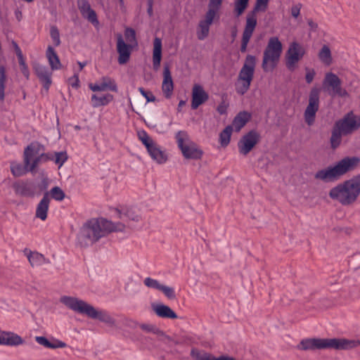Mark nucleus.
<instances>
[{
    "label": "nucleus",
    "mask_w": 360,
    "mask_h": 360,
    "mask_svg": "<svg viewBox=\"0 0 360 360\" xmlns=\"http://www.w3.org/2000/svg\"><path fill=\"white\" fill-rule=\"evenodd\" d=\"M24 340L18 334L0 330V345L16 347L24 343Z\"/></svg>",
    "instance_id": "obj_21"
},
{
    "label": "nucleus",
    "mask_w": 360,
    "mask_h": 360,
    "mask_svg": "<svg viewBox=\"0 0 360 360\" xmlns=\"http://www.w3.org/2000/svg\"><path fill=\"white\" fill-rule=\"evenodd\" d=\"M139 327L144 331L148 333H153L154 334L157 335H163V332L160 330L154 324H150V323H141L139 325Z\"/></svg>",
    "instance_id": "obj_46"
},
{
    "label": "nucleus",
    "mask_w": 360,
    "mask_h": 360,
    "mask_svg": "<svg viewBox=\"0 0 360 360\" xmlns=\"http://www.w3.org/2000/svg\"><path fill=\"white\" fill-rule=\"evenodd\" d=\"M160 291L164 293V295L169 299H174L176 297L175 292L173 288L162 285Z\"/></svg>",
    "instance_id": "obj_53"
},
{
    "label": "nucleus",
    "mask_w": 360,
    "mask_h": 360,
    "mask_svg": "<svg viewBox=\"0 0 360 360\" xmlns=\"http://www.w3.org/2000/svg\"><path fill=\"white\" fill-rule=\"evenodd\" d=\"M307 24L312 30H315L318 27V25L316 22H314L311 19H309L307 20Z\"/></svg>",
    "instance_id": "obj_63"
},
{
    "label": "nucleus",
    "mask_w": 360,
    "mask_h": 360,
    "mask_svg": "<svg viewBox=\"0 0 360 360\" xmlns=\"http://www.w3.org/2000/svg\"><path fill=\"white\" fill-rule=\"evenodd\" d=\"M355 346V342L344 338H307L297 346L302 350L335 349H347Z\"/></svg>",
    "instance_id": "obj_4"
},
{
    "label": "nucleus",
    "mask_w": 360,
    "mask_h": 360,
    "mask_svg": "<svg viewBox=\"0 0 360 360\" xmlns=\"http://www.w3.org/2000/svg\"><path fill=\"white\" fill-rule=\"evenodd\" d=\"M6 80V68L4 65H0V100L4 99L5 82Z\"/></svg>",
    "instance_id": "obj_43"
},
{
    "label": "nucleus",
    "mask_w": 360,
    "mask_h": 360,
    "mask_svg": "<svg viewBox=\"0 0 360 360\" xmlns=\"http://www.w3.org/2000/svg\"><path fill=\"white\" fill-rule=\"evenodd\" d=\"M147 150L151 158L158 163L162 164L167 161V155L160 149V146L156 143L152 145V147L147 149Z\"/></svg>",
    "instance_id": "obj_34"
},
{
    "label": "nucleus",
    "mask_w": 360,
    "mask_h": 360,
    "mask_svg": "<svg viewBox=\"0 0 360 360\" xmlns=\"http://www.w3.org/2000/svg\"><path fill=\"white\" fill-rule=\"evenodd\" d=\"M360 162V158L356 156L345 157L334 166L319 170L314 175L315 179L324 182H333L338 180L348 172L354 170Z\"/></svg>",
    "instance_id": "obj_3"
},
{
    "label": "nucleus",
    "mask_w": 360,
    "mask_h": 360,
    "mask_svg": "<svg viewBox=\"0 0 360 360\" xmlns=\"http://www.w3.org/2000/svg\"><path fill=\"white\" fill-rule=\"evenodd\" d=\"M69 83L72 88L77 89L79 86L78 74H74V75L69 79Z\"/></svg>",
    "instance_id": "obj_58"
},
{
    "label": "nucleus",
    "mask_w": 360,
    "mask_h": 360,
    "mask_svg": "<svg viewBox=\"0 0 360 360\" xmlns=\"http://www.w3.org/2000/svg\"><path fill=\"white\" fill-rule=\"evenodd\" d=\"M360 195V174L339 184L329 192L331 199L338 200L344 206L354 203Z\"/></svg>",
    "instance_id": "obj_2"
},
{
    "label": "nucleus",
    "mask_w": 360,
    "mask_h": 360,
    "mask_svg": "<svg viewBox=\"0 0 360 360\" xmlns=\"http://www.w3.org/2000/svg\"><path fill=\"white\" fill-rule=\"evenodd\" d=\"M252 115L248 111H241L238 112L233 118L232 122L233 129L236 131H239L240 129L250 120Z\"/></svg>",
    "instance_id": "obj_30"
},
{
    "label": "nucleus",
    "mask_w": 360,
    "mask_h": 360,
    "mask_svg": "<svg viewBox=\"0 0 360 360\" xmlns=\"http://www.w3.org/2000/svg\"><path fill=\"white\" fill-rule=\"evenodd\" d=\"M34 69L37 77L42 83L44 88L46 90H49L52 83V72L49 70L47 67L39 64L36 65Z\"/></svg>",
    "instance_id": "obj_23"
},
{
    "label": "nucleus",
    "mask_w": 360,
    "mask_h": 360,
    "mask_svg": "<svg viewBox=\"0 0 360 360\" xmlns=\"http://www.w3.org/2000/svg\"><path fill=\"white\" fill-rule=\"evenodd\" d=\"M191 356L196 360H236L235 358L227 355H221L219 357H215L211 354L205 352H201L196 349H191Z\"/></svg>",
    "instance_id": "obj_28"
},
{
    "label": "nucleus",
    "mask_w": 360,
    "mask_h": 360,
    "mask_svg": "<svg viewBox=\"0 0 360 360\" xmlns=\"http://www.w3.org/2000/svg\"><path fill=\"white\" fill-rule=\"evenodd\" d=\"M223 0H210L208 4V11L207 12L212 11L213 16L215 17L219 11Z\"/></svg>",
    "instance_id": "obj_52"
},
{
    "label": "nucleus",
    "mask_w": 360,
    "mask_h": 360,
    "mask_svg": "<svg viewBox=\"0 0 360 360\" xmlns=\"http://www.w3.org/2000/svg\"><path fill=\"white\" fill-rule=\"evenodd\" d=\"M255 66L256 57L248 54L239 72L238 83L236 84V90L238 94L244 95L250 89L251 82L254 77Z\"/></svg>",
    "instance_id": "obj_8"
},
{
    "label": "nucleus",
    "mask_w": 360,
    "mask_h": 360,
    "mask_svg": "<svg viewBox=\"0 0 360 360\" xmlns=\"http://www.w3.org/2000/svg\"><path fill=\"white\" fill-rule=\"evenodd\" d=\"M77 6L82 15L84 18H86L93 25L98 24L97 15L95 11L91 8L87 0H78Z\"/></svg>",
    "instance_id": "obj_22"
},
{
    "label": "nucleus",
    "mask_w": 360,
    "mask_h": 360,
    "mask_svg": "<svg viewBox=\"0 0 360 360\" xmlns=\"http://www.w3.org/2000/svg\"><path fill=\"white\" fill-rule=\"evenodd\" d=\"M23 252L32 266H41L45 262L46 259L41 253L32 252L27 248H25Z\"/></svg>",
    "instance_id": "obj_35"
},
{
    "label": "nucleus",
    "mask_w": 360,
    "mask_h": 360,
    "mask_svg": "<svg viewBox=\"0 0 360 360\" xmlns=\"http://www.w3.org/2000/svg\"><path fill=\"white\" fill-rule=\"evenodd\" d=\"M139 91L146 99L147 102H153L156 99L151 91H147L143 87H139Z\"/></svg>",
    "instance_id": "obj_55"
},
{
    "label": "nucleus",
    "mask_w": 360,
    "mask_h": 360,
    "mask_svg": "<svg viewBox=\"0 0 360 360\" xmlns=\"http://www.w3.org/2000/svg\"><path fill=\"white\" fill-rule=\"evenodd\" d=\"M50 36L53 40L55 46H58L60 44V33L58 27L55 25L51 27Z\"/></svg>",
    "instance_id": "obj_49"
},
{
    "label": "nucleus",
    "mask_w": 360,
    "mask_h": 360,
    "mask_svg": "<svg viewBox=\"0 0 360 360\" xmlns=\"http://www.w3.org/2000/svg\"><path fill=\"white\" fill-rule=\"evenodd\" d=\"M103 221L105 235L111 232L123 231L124 230L125 226L121 222L113 223L104 218H103Z\"/></svg>",
    "instance_id": "obj_38"
},
{
    "label": "nucleus",
    "mask_w": 360,
    "mask_h": 360,
    "mask_svg": "<svg viewBox=\"0 0 360 360\" xmlns=\"http://www.w3.org/2000/svg\"><path fill=\"white\" fill-rule=\"evenodd\" d=\"M151 307L155 314L160 318L171 319L178 318L177 314L169 307L164 304L153 303Z\"/></svg>",
    "instance_id": "obj_24"
},
{
    "label": "nucleus",
    "mask_w": 360,
    "mask_h": 360,
    "mask_svg": "<svg viewBox=\"0 0 360 360\" xmlns=\"http://www.w3.org/2000/svg\"><path fill=\"white\" fill-rule=\"evenodd\" d=\"M162 59V40L155 37L153 41V66L157 70L160 68Z\"/></svg>",
    "instance_id": "obj_31"
},
{
    "label": "nucleus",
    "mask_w": 360,
    "mask_h": 360,
    "mask_svg": "<svg viewBox=\"0 0 360 360\" xmlns=\"http://www.w3.org/2000/svg\"><path fill=\"white\" fill-rule=\"evenodd\" d=\"M335 124L343 131L344 136L348 135L360 127V117L349 112L342 119L336 121Z\"/></svg>",
    "instance_id": "obj_14"
},
{
    "label": "nucleus",
    "mask_w": 360,
    "mask_h": 360,
    "mask_svg": "<svg viewBox=\"0 0 360 360\" xmlns=\"http://www.w3.org/2000/svg\"><path fill=\"white\" fill-rule=\"evenodd\" d=\"M114 96L110 94H106L102 96L92 94L91 98V105L93 108H99L101 106L108 105L113 101Z\"/></svg>",
    "instance_id": "obj_33"
},
{
    "label": "nucleus",
    "mask_w": 360,
    "mask_h": 360,
    "mask_svg": "<svg viewBox=\"0 0 360 360\" xmlns=\"http://www.w3.org/2000/svg\"><path fill=\"white\" fill-rule=\"evenodd\" d=\"M319 58L326 65H330L332 62L331 51L327 45H323L319 53Z\"/></svg>",
    "instance_id": "obj_40"
},
{
    "label": "nucleus",
    "mask_w": 360,
    "mask_h": 360,
    "mask_svg": "<svg viewBox=\"0 0 360 360\" xmlns=\"http://www.w3.org/2000/svg\"><path fill=\"white\" fill-rule=\"evenodd\" d=\"M89 88L93 91H111L117 92L118 89L115 81L110 77H102L100 83L89 84Z\"/></svg>",
    "instance_id": "obj_19"
},
{
    "label": "nucleus",
    "mask_w": 360,
    "mask_h": 360,
    "mask_svg": "<svg viewBox=\"0 0 360 360\" xmlns=\"http://www.w3.org/2000/svg\"><path fill=\"white\" fill-rule=\"evenodd\" d=\"M305 54L304 48L297 41L290 44L285 53V66L291 72L297 68L298 62L302 59Z\"/></svg>",
    "instance_id": "obj_13"
},
{
    "label": "nucleus",
    "mask_w": 360,
    "mask_h": 360,
    "mask_svg": "<svg viewBox=\"0 0 360 360\" xmlns=\"http://www.w3.org/2000/svg\"><path fill=\"white\" fill-rule=\"evenodd\" d=\"M103 218L91 219L87 221L82 227L79 239L85 245H92L99 240L100 238L105 236Z\"/></svg>",
    "instance_id": "obj_5"
},
{
    "label": "nucleus",
    "mask_w": 360,
    "mask_h": 360,
    "mask_svg": "<svg viewBox=\"0 0 360 360\" xmlns=\"http://www.w3.org/2000/svg\"><path fill=\"white\" fill-rule=\"evenodd\" d=\"M232 131L233 127L231 125H228L219 134V142L222 147L227 146L230 143Z\"/></svg>",
    "instance_id": "obj_39"
},
{
    "label": "nucleus",
    "mask_w": 360,
    "mask_h": 360,
    "mask_svg": "<svg viewBox=\"0 0 360 360\" xmlns=\"http://www.w3.org/2000/svg\"><path fill=\"white\" fill-rule=\"evenodd\" d=\"M321 88L314 86L309 95V103L304 112L305 122L309 126L314 124L316 114L319 109Z\"/></svg>",
    "instance_id": "obj_12"
},
{
    "label": "nucleus",
    "mask_w": 360,
    "mask_h": 360,
    "mask_svg": "<svg viewBox=\"0 0 360 360\" xmlns=\"http://www.w3.org/2000/svg\"><path fill=\"white\" fill-rule=\"evenodd\" d=\"M302 7V5L300 3L293 5L290 9L291 15L293 18H297L300 14V10H301Z\"/></svg>",
    "instance_id": "obj_56"
},
{
    "label": "nucleus",
    "mask_w": 360,
    "mask_h": 360,
    "mask_svg": "<svg viewBox=\"0 0 360 360\" xmlns=\"http://www.w3.org/2000/svg\"><path fill=\"white\" fill-rule=\"evenodd\" d=\"M306 71H307V73L305 75L306 82L307 84H311L314 79V77L316 75V72L314 69H309L307 68H306Z\"/></svg>",
    "instance_id": "obj_57"
},
{
    "label": "nucleus",
    "mask_w": 360,
    "mask_h": 360,
    "mask_svg": "<svg viewBox=\"0 0 360 360\" xmlns=\"http://www.w3.org/2000/svg\"><path fill=\"white\" fill-rule=\"evenodd\" d=\"M214 17L213 12H206L205 19L200 20L198 30L197 37L199 40H204L209 35L210 27L212 24Z\"/></svg>",
    "instance_id": "obj_20"
},
{
    "label": "nucleus",
    "mask_w": 360,
    "mask_h": 360,
    "mask_svg": "<svg viewBox=\"0 0 360 360\" xmlns=\"http://www.w3.org/2000/svg\"><path fill=\"white\" fill-rule=\"evenodd\" d=\"M12 187L18 195L33 197L35 194V186L31 181L18 180L13 184Z\"/></svg>",
    "instance_id": "obj_16"
},
{
    "label": "nucleus",
    "mask_w": 360,
    "mask_h": 360,
    "mask_svg": "<svg viewBox=\"0 0 360 360\" xmlns=\"http://www.w3.org/2000/svg\"><path fill=\"white\" fill-rule=\"evenodd\" d=\"M51 198L56 200L61 201L65 198L64 191L58 186H54L50 191Z\"/></svg>",
    "instance_id": "obj_47"
},
{
    "label": "nucleus",
    "mask_w": 360,
    "mask_h": 360,
    "mask_svg": "<svg viewBox=\"0 0 360 360\" xmlns=\"http://www.w3.org/2000/svg\"><path fill=\"white\" fill-rule=\"evenodd\" d=\"M139 138L141 141L142 143L146 146V149L150 148L152 145L155 143L145 131H142L139 133Z\"/></svg>",
    "instance_id": "obj_45"
},
{
    "label": "nucleus",
    "mask_w": 360,
    "mask_h": 360,
    "mask_svg": "<svg viewBox=\"0 0 360 360\" xmlns=\"http://www.w3.org/2000/svg\"><path fill=\"white\" fill-rule=\"evenodd\" d=\"M147 4H148L147 13H148V15L150 17H151L153 14V0H148Z\"/></svg>",
    "instance_id": "obj_62"
},
{
    "label": "nucleus",
    "mask_w": 360,
    "mask_h": 360,
    "mask_svg": "<svg viewBox=\"0 0 360 360\" xmlns=\"http://www.w3.org/2000/svg\"><path fill=\"white\" fill-rule=\"evenodd\" d=\"M322 88L332 97L338 96L343 98L348 96L347 91L342 88L341 79L332 72L326 73L322 82Z\"/></svg>",
    "instance_id": "obj_11"
},
{
    "label": "nucleus",
    "mask_w": 360,
    "mask_h": 360,
    "mask_svg": "<svg viewBox=\"0 0 360 360\" xmlns=\"http://www.w3.org/2000/svg\"><path fill=\"white\" fill-rule=\"evenodd\" d=\"M143 283L146 286L149 288L155 289L160 290L162 284H161L158 280L147 277L144 279Z\"/></svg>",
    "instance_id": "obj_50"
},
{
    "label": "nucleus",
    "mask_w": 360,
    "mask_h": 360,
    "mask_svg": "<svg viewBox=\"0 0 360 360\" xmlns=\"http://www.w3.org/2000/svg\"><path fill=\"white\" fill-rule=\"evenodd\" d=\"M139 325V323L134 321H132V320H129L128 321V323H127V326L131 327V328H135L137 326Z\"/></svg>",
    "instance_id": "obj_64"
},
{
    "label": "nucleus",
    "mask_w": 360,
    "mask_h": 360,
    "mask_svg": "<svg viewBox=\"0 0 360 360\" xmlns=\"http://www.w3.org/2000/svg\"><path fill=\"white\" fill-rule=\"evenodd\" d=\"M124 37L126 40L133 44H137L136 32L131 27H127L124 30Z\"/></svg>",
    "instance_id": "obj_51"
},
{
    "label": "nucleus",
    "mask_w": 360,
    "mask_h": 360,
    "mask_svg": "<svg viewBox=\"0 0 360 360\" xmlns=\"http://www.w3.org/2000/svg\"><path fill=\"white\" fill-rule=\"evenodd\" d=\"M217 110L220 115H224L227 111V105L222 102L217 106Z\"/></svg>",
    "instance_id": "obj_61"
},
{
    "label": "nucleus",
    "mask_w": 360,
    "mask_h": 360,
    "mask_svg": "<svg viewBox=\"0 0 360 360\" xmlns=\"http://www.w3.org/2000/svg\"><path fill=\"white\" fill-rule=\"evenodd\" d=\"M60 302L70 309L81 314H84L89 318L98 320L110 326L115 325V320L105 310H97L92 305L82 300L70 296H62Z\"/></svg>",
    "instance_id": "obj_1"
},
{
    "label": "nucleus",
    "mask_w": 360,
    "mask_h": 360,
    "mask_svg": "<svg viewBox=\"0 0 360 360\" xmlns=\"http://www.w3.org/2000/svg\"><path fill=\"white\" fill-rule=\"evenodd\" d=\"M260 134L256 130H250L238 141L239 153L243 155H248L260 140Z\"/></svg>",
    "instance_id": "obj_15"
},
{
    "label": "nucleus",
    "mask_w": 360,
    "mask_h": 360,
    "mask_svg": "<svg viewBox=\"0 0 360 360\" xmlns=\"http://www.w3.org/2000/svg\"><path fill=\"white\" fill-rule=\"evenodd\" d=\"M120 214H124L125 217L134 221H139L140 219V216L137 214L132 208L126 207L123 209Z\"/></svg>",
    "instance_id": "obj_48"
},
{
    "label": "nucleus",
    "mask_w": 360,
    "mask_h": 360,
    "mask_svg": "<svg viewBox=\"0 0 360 360\" xmlns=\"http://www.w3.org/2000/svg\"><path fill=\"white\" fill-rule=\"evenodd\" d=\"M343 131L334 124L331 131V136L330 138V147L335 150L338 148L342 141V136H343Z\"/></svg>",
    "instance_id": "obj_37"
},
{
    "label": "nucleus",
    "mask_w": 360,
    "mask_h": 360,
    "mask_svg": "<svg viewBox=\"0 0 360 360\" xmlns=\"http://www.w3.org/2000/svg\"><path fill=\"white\" fill-rule=\"evenodd\" d=\"M53 156L51 160L54 161L56 165H58V167H61L67 161L68 156L66 152H55L49 153Z\"/></svg>",
    "instance_id": "obj_42"
},
{
    "label": "nucleus",
    "mask_w": 360,
    "mask_h": 360,
    "mask_svg": "<svg viewBox=\"0 0 360 360\" xmlns=\"http://www.w3.org/2000/svg\"><path fill=\"white\" fill-rule=\"evenodd\" d=\"M39 143H32L27 146L24 151V165L20 163H12L11 165V171L14 176L18 177L26 174L30 171V161L34 155L38 154Z\"/></svg>",
    "instance_id": "obj_10"
},
{
    "label": "nucleus",
    "mask_w": 360,
    "mask_h": 360,
    "mask_svg": "<svg viewBox=\"0 0 360 360\" xmlns=\"http://www.w3.org/2000/svg\"><path fill=\"white\" fill-rule=\"evenodd\" d=\"M208 98V94L201 85L198 84L193 85L191 96V108L193 110H196L200 105L206 102Z\"/></svg>",
    "instance_id": "obj_18"
},
{
    "label": "nucleus",
    "mask_w": 360,
    "mask_h": 360,
    "mask_svg": "<svg viewBox=\"0 0 360 360\" xmlns=\"http://www.w3.org/2000/svg\"><path fill=\"white\" fill-rule=\"evenodd\" d=\"M132 46L124 42L121 34H117V51L119 54L118 63L120 65L127 63L131 56Z\"/></svg>",
    "instance_id": "obj_17"
},
{
    "label": "nucleus",
    "mask_w": 360,
    "mask_h": 360,
    "mask_svg": "<svg viewBox=\"0 0 360 360\" xmlns=\"http://www.w3.org/2000/svg\"><path fill=\"white\" fill-rule=\"evenodd\" d=\"M283 46L277 37L269 39L263 53L262 68L266 72L273 71L278 65L282 53Z\"/></svg>",
    "instance_id": "obj_7"
},
{
    "label": "nucleus",
    "mask_w": 360,
    "mask_h": 360,
    "mask_svg": "<svg viewBox=\"0 0 360 360\" xmlns=\"http://www.w3.org/2000/svg\"><path fill=\"white\" fill-rule=\"evenodd\" d=\"M18 63L20 68V71L22 74L26 77V79H29L30 77V71L29 68L25 63V60L24 58L21 59H18Z\"/></svg>",
    "instance_id": "obj_54"
},
{
    "label": "nucleus",
    "mask_w": 360,
    "mask_h": 360,
    "mask_svg": "<svg viewBox=\"0 0 360 360\" xmlns=\"http://www.w3.org/2000/svg\"><path fill=\"white\" fill-rule=\"evenodd\" d=\"M163 77L162 90L165 98H169L174 90V84L169 68L167 65L164 67Z\"/></svg>",
    "instance_id": "obj_25"
},
{
    "label": "nucleus",
    "mask_w": 360,
    "mask_h": 360,
    "mask_svg": "<svg viewBox=\"0 0 360 360\" xmlns=\"http://www.w3.org/2000/svg\"><path fill=\"white\" fill-rule=\"evenodd\" d=\"M283 46L277 37L269 39L263 53L262 68L266 72L273 71L278 65L282 53Z\"/></svg>",
    "instance_id": "obj_6"
},
{
    "label": "nucleus",
    "mask_w": 360,
    "mask_h": 360,
    "mask_svg": "<svg viewBox=\"0 0 360 360\" xmlns=\"http://www.w3.org/2000/svg\"><path fill=\"white\" fill-rule=\"evenodd\" d=\"M250 0H236L235 1V6L234 11L237 16H240L243 14L244 11L248 6Z\"/></svg>",
    "instance_id": "obj_44"
},
{
    "label": "nucleus",
    "mask_w": 360,
    "mask_h": 360,
    "mask_svg": "<svg viewBox=\"0 0 360 360\" xmlns=\"http://www.w3.org/2000/svg\"><path fill=\"white\" fill-rule=\"evenodd\" d=\"M255 24L252 21L249 20L248 23H245V29L243 30L241 45L240 50L242 53H245L247 51V46L252 37V33L255 29Z\"/></svg>",
    "instance_id": "obj_29"
},
{
    "label": "nucleus",
    "mask_w": 360,
    "mask_h": 360,
    "mask_svg": "<svg viewBox=\"0 0 360 360\" xmlns=\"http://www.w3.org/2000/svg\"><path fill=\"white\" fill-rule=\"evenodd\" d=\"M41 147V146L40 144H39ZM40 148H39V149ZM39 151L38 152V154L36 155L35 158L32 160V161L31 160L30 161V172L32 173H34L36 171V168L41 163H45L48 161H49L50 160H52L53 159V156L49 154V153H43L41 154H39Z\"/></svg>",
    "instance_id": "obj_36"
},
{
    "label": "nucleus",
    "mask_w": 360,
    "mask_h": 360,
    "mask_svg": "<svg viewBox=\"0 0 360 360\" xmlns=\"http://www.w3.org/2000/svg\"><path fill=\"white\" fill-rule=\"evenodd\" d=\"M49 193L46 192L42 199L40 200L36 209V217L44 221L47 218V212L49 207Z\"/></svg>",
    "instance_id": "obj_27"
},
{
    "label": "nucleus",
    "mask_w": 360,
    "mask_h": 360,
    "mask_svg": "<svg viewBox=\"0 0 360 360\" xmlns=\"http://www.w3.org/2000/svg\"><path fill=\"white\" fill-rule=\"evenodd\" d=\"M12 45L14 49L15 53L18 57V59H21V58H24L20 46H18V44L15 41H13Z\"/></svg>",
    "instance_id": "obj_59"
},
{
    "label": "nucleus",
    "mask_w": 360,
    "mask_h": 360,
    "mask_svg": "<svg viewBox=\"0 0 360 360\" xmlns=\"http://www.w3.org/2000/svg\"><path fill=\"white\" fill-rule=\"evenodd\" d=\"M178 148L180 149L184 158L188 160L201 159L203 151L198 145L191 140L186 131H179L175 135Z\"/></svg>",
    "instance_id": "obj_9"
},
{
    "label": "nucleus",
    "mask_w": 360,
    "mask_h": 360,
    "mask_svg": "<svg viewBox=\"0 0 360 360\" xmlns=\"http://www.w3.org/2000/svg\"><path fill=\"white\" fill-rule=\"evenodd\" d=\"M35 340L38 344L44 346L46 348H65L67 346L66 343H59L58 345H52L51 342H50L46 337L44 336H37L35 338Z\"/></svg>",
    "instance_id": "obj_41"
},
{
    "label": "nucleus",
    "mask_w": 360,
    "mask_h": 360,
    "mask_svg": "<svg viewBox=\"0 0 360 360\" xmlns=\"http://www.w3.org/2000/svg\"><path fill=\"white\" fill-rule=\"evenodd\" d=\"M269 0H256L255 4L253 7L252 11H251L246 17V23L248 22L249 20L255 22V27L257 26V17L256 13L258 12H264L268 8Z\"/></svg>",
    "instance_id": "obj_26"
},
{
    "label": "nucleus",
    "mask_w": 360,
    "mask_h": 360,
    "mask_svg": "<svg viewBox=\"0 0 360 360\" xmlns=\"http://www.w3.org/2000/svg\"><path fill=\"white\" fill-rule=\"evenodd\" d=\"M46 56L52 70H59L61 68V63L59 57L53 47L51 46H48L46 51Z\"/></svg>",
    "instance_id": "obj_32"
},
{
    "label": "nucleus",
    "mask_w": 360,
    "mask_h": 360,
    "mask_svg": "<svg viewBox=\"0 0 360 360\" xmlns=\"http://www.w3.org/2000/svg\"><path fill=\"white\" fill-rule=\"evenodd\" d=\"M49 186V179L47 178L42 179L41 183L38 185L41 191H46Z\"/></svg>",
    "instance_id": "obj_60"
}]
</instances>
